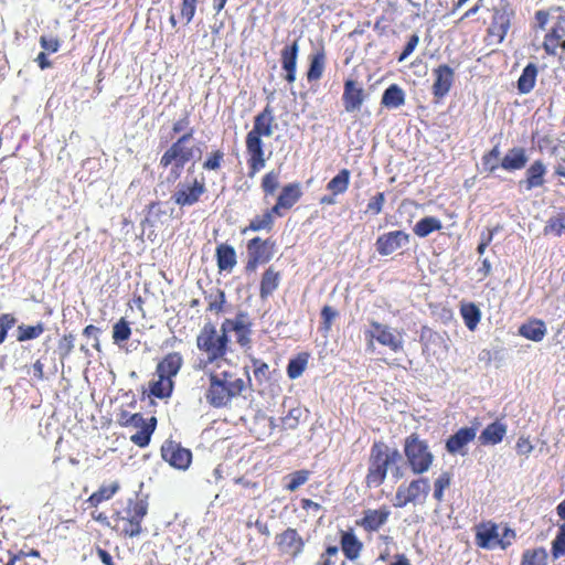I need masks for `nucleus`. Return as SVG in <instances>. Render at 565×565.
Segmentation results:
<instances>
[{
  "mask_svg": "<svg viewBox=\"0 0 565 565\" xmlns=\"http://www.w3.org/2000/svg\"><path fill=\"white\" fill-rule=\"evenodd\" d=\"M118 490L119 484L117 482H114L109 487H100L88 498L87 502L93 507H97L103 501L109 500Z\"/></svg>",
  "mask_w": 565,
  "mask_h": 565,
  "instance_id": "obj_43",
  "label": "nucleus"
},
{
  "mask_svg": "<svg viewBox=\"0 0 565 565\" xmlns=\"http://www.w3.org/2000/svg\"><path fill=\"white\" fill-rule=\"evenodd\" d=\"M44 330H45V328L42 322H39L35 326L20 324L18 327L17 340L19 342H25V341L36 339L44 332Z\"/></svg>",
  "mask_w": 565,
  "mask_h": 565,
  "instance_id": "obj_40",
  "label": "nucleus"
},
{
  "mask_svg": "<svg viewBox=\"0 0 565 565\" xmlns=\"http://www.w3.org/2000/svg\"><path fill=\"white\" fill-rule=\"evenodd\" d=\"M338 316V311L330 306H324L321 310V318L323 319L324 329L329 330L332 320Z\"/></svg>",
  "mask_w": 565,
  "mask_h": 565,
  "instance_id": "obj_63",
  "label": "nucleus"
},
{
  "mask_svg": "<svg viewBox=\"0 0 565 565\" xmlns=\"http://www.w3.org/2000/svg\"><path fill=\"white\" fill-rule=\"evenodd\" d=\"M252 363L254 366V375L259 382L269 379V366L267 363L255 358L252 359Z\"/></svg>",
  "mask_w": 565,
  "mask_h": 565,
  "instance_id": "obj_55",
  "label": "nucleus"
},
{
  "mask_svg": "<svg viewBox=\"0 0 565 565\" xmlns=\"http://www.w3.org/2000/svg\"><path fill=\"white\" fill-rule=\"evenodd\" d=\"M273 224H274V218L271 216V212H265L263 215L256 216L255 218H253L250 221L249 225L245 230H243V233L245 234L247 231H254V232H258V231H263V230L270 231L273 227Z\"/></svg>",
  "mask_w": 565,
  "mask_h": 565,
  "instance_id": "obj_46",
  "label": "nucleus"
},
{
  "mask_svg": "<svg viewBox=\"0 0 565 565\" xmlns=\"http://www.w3.org/2000/svg\"><path fill=\"white\" fill-rule=\"evenodd\" d=\"M435 82L433 84V95L437 98H444L450 90L454 83V70L446 65H439L434 70Z\"/></svg>",
  "mask_w": 565,
  "mask_h": 565,
  "instance_id": "obj_15",
  "label": "nucleus"
},
{
  "mask_svg": "<svg viewBox=\"0 0 565 565\" xmlns=\"http://www.w3.org/2000/svg\"><path fill=\"white\" fill-rule=\"evenodd\" d=\"M17 323V319L11 313H2L0 316V344H2L7 337L8 331Z\"/></svg>",
  "mask_w": 565,
  "mask_h": 565,
  "instance_id": "obj_52",
  "label": "nucleus"
},
{
  "mask_svg": "<svg viewBox=\"0 0 565 565\" xmlns=\"http://www.w3.org/2000/svg\"><path fill=\"white\" fill-rule=\"evenodd\" d=\"M365 335L370 338L371 341L375 340L380 344L388 347L394 352L403 350V335L391 327L377 321L371 322L370 329L365 331Z\"/></svg>",
  "mask_w": 565,
  "mask_h": 565,
  "instance_id": "obj_9",
  "label": "nucleus"
},
{
  "mask_svg": "<svg viewBox=\"0 0 565 565\" xmlns=\"http://www.w3.org/2000/svg\"><path fill=\"white\" fill-rule=\"evenodd\" d=\"M216 263L220 271H232L236 265V252L228 244H221L216 247Z\"/></svg>",
  "mask_w": 565,
  "mask_h": 565,
  "instance_id": "obj_24",
  "label": "nucleus"
},
{
  "mask_svg": "<svg viewBox=\"0 0 565 565\" xmlns=\"http://www.w3.org/2000/svg\"><path fill=\"white\" fill-rule=\"evenodd\" d=\"M194 134L193 128H190L189 131H186L184 135L179 137L177 141H174L167 151H170V154H173L177 157V154L180 157H188L193 159L195 157V152L201 153L200 149H195L194 147L188 146L189 141L192 139Z\"/></svg>",
  "mask_w": 565,
  "mask_h": 565,
  "instance_id": "obj_23",
  "label": "nucleus"
},
{
  "mask_svg": "<svg viewBox=\"0 0 565 565\" xmlns=\"http://www.w3.org/2000/svg\"><path fill=\"white\" fill-rule=\"evenodd\" d=\"M247 152L250 156L248 161L252 174L265 167L264 148L263 145H246Z\"/></svg>",
  "mask_w": 565,
  "mask_h": 565,
  "instance_id": "obj_38",
  "label": "nucleus"
},
{
  "mask_svg": "<svg viewBox=\"0 0 565 565\" xmlns=\"http://www.w3.org/2000/svg\"><path fill=\"white\" fill-rule=\"evenodd\" d=\"M500 153V147L499 145H495L489 152H487L482 157L483 169L490 173H493L500 167V164L498 163Z\"/></svg>",
  "mask_w": 565,
  "mask_h": 565,
  "instance_id": "obj_48",
  "label": "nucleus"
},
{
  "mask_svg": "<svg viewBox=\"0 0 565 565\" xmlns=\"http://www.w3.org/2000/svg\"><path fill=\"white\" fill-rule=\"evenodd\" d=\"M547 168L542 160L533 161L525 171V179L519 182V188L524 191H531L543 186Z\"/></svg>",
  "mask_w": 565,
  "mask_h": 565,
  "instance_id": "obj_13",
  "label": "nucleus"
},
{
  "mask_svg": "<svg viewBox=\"0 0 565 565\" xmlns=\"http://www.w3.org/2000/svg\"><path fill=\"white\" fill-rule=\"evenodd\" d=\"M170 153V151L166 150L162 157L160 158L159 164L162 168L170 167V171L167 175L166 181L168 183H175L180 179L185 163L192 159L188 157H180V154H177V157H174L173 154Z\"/></svg>",
  "mask_w": 565,
  "mask_h": 565,
  "instance_id": "obj_17",
  "label": "nucleus"
},
{
  "mask_svg": "<svg viewBox=\"0 0 565 565\" xmlns=\"http://www.w3.org/2000/svg\"><path fill=\"white\" fill-rule=\"evenodd\" d=\"M40 44H41L42 49H44L45 51H47L50 53L57 52L58 47H60V42L55 38L41 36Z\"/></svg>",
  "mask_w": 565,
  "mask_h": 565,
  "instance_id": "obj_64",
  "label": "nucleus"
},
{
  "mask_svg": "<svg viewBox=\"0 0 565 565\" xmlns=\"http://www.w3.org/2000/svg\"><path fill=\"white\" fill-rule=\"evenodd\" d=\"M350 175L351 173L348 169L340 170L339 173L328 182L327 189L333 195L343 194L349 188Z\"/></svg>",
  "mask_w": 565,
  "mask_h": 565,
  "instance_id": "obj_33",
  "label": "nucleus"
},
{
  "mask_svg": "<svg viewBox=\"0 0 565 565\" xmlns=\"http://www.w3.org/2000/svg\"><path fill=\"white\" fill-rule=\"evenodd\" d=\"M121 520L125 522L122 527V532L125 535L129 537H135L141 533V523L134 521L131 518L127 515L122 516Z\"/></svg>",
  "mask_w": 565,
  "mask_h": 565,
  "instance_id": "obj_54",
  "label": "nucleus"
},
{
  "mask_svg": "<svg viewBox=\"0 0 565 565\" xmlns=\"http://www.w3.org/2000/svg\"><path fill=\"white\" fill-rule=\"evenodd\" d=\"M390 516V511L386 508L379 510H366L361 521L362 526L366 531H377L384 525Z\"/></svg>",
  "mask_w": 565,
  "mask_h": 565,
  "instance_id": "obj_25",
  "label": "nucleus"
},
{
  "mask_svg": "<svg viewBox=\"0 0 565 565\" xmlns=\"http://www.w3.org/2000/svg\"><path fill=\"white\" fill-rule=\"evenodd\" d=\"M409 235L404 231H392L384 233L376 238L375 248L381 256H388L396 250L407 246Z\"/></svg>",
  "mask_w": 565,
  "mask_h": 565,
  "instance_id": "obj_11",
  "label": "nucleus"
},
{
  "mask_svg": "<svg viewBox=\"0 0 565 565\" xmlns=\"http://www.w3.org/2000/svg\"><path fill=\"white\" fill-rule=\"evenodd\" d=\"M519 334L534 342H540L546 334V326L542 320H531L519 328Z\"/></svg>",
  "mask_w": 565,
  "mask_h": 565,
  "instance_id": "obj_27",
  "label": "nucleus"
},
{
  "mask_svg": "<svg viewBox=\"0 0 565 565\" xmlns=\"http://www.w3.org/2000/svg\"><path fill=\"white\" fill-rule=\"evenodd\" d=\"M529 161L526 150L523 147H513L508 150L500 162V167L507 171L523 169Z\"/></svg>",
  "mask_w": 565,
  "mask_h": 565,
  "instance_id": "obj_21",
  "label": "nucleus"
},
{
  "mask_svg": "<svg viewBox=\"0 0 565 565\" xmlns=\"http://www.w3.org/2000/svg\"><path fill=\"white\" fill-rule=\"evenodd\" d=\"M299 52L298 41L286 45L281 51V66L286 72V81L294 83L296 81L297 57Z\"/></svg>",
  "mask_w": 565,
  "mask_h": 565,
  "instance_id": "obj_18",
  "label": "nucleus"
},
{
  "mask_svg": "<svg viewBox=\"0 0 565 565\" xmlns=\"http://www.w3.org/2000/svg\"><path fill=\"white\" fill-rule=\"evenodd\" d=\"M341 548L347 558L354 561L360 556L362 543L352 532H342Z\"/></svg>",
  "mask_w": 565,
  "mask_h": 565,
  "instance_id": "obj_29",
  "label": "nucleus"
},
{
  "mask_svg": "<svg viewBox=\"0 0 565 565\" xmlns=\"http://www.w3.org/2000/svg\"><path fill=\"white\" fill-rule=\"evenodd\" d=\"M183 364L182 355L179 352L167 354L157 365L156 373L160 379H171L175 376Z\"/></svg>",
  "mask_w": 565,
  "mask_h": 565,
  "instance_id": "obj_19",
  "label": "nucleus"
},
{
  "mask_svg": "<svg viewBox=\"0 0 565 565\" xmlns=\"http://www.w3.org/2000/svg\"><path fill=\"white\" fill-rule=\"evenodd\" d=\"M381 103L387 108H398L405 104V93L398 85L392 84L384 90Z\"/></svg>",
  "mask_w": 565,
  "mask_h": 565,
  "instance_id": "obj_30",
  "label": "nucleus"
},
{
  "mask_svg": "<svg viewBox=\"0 0 565 565\" xmlns=\"http://www.w3.org/2000/svg\"><path fill=\"white\" fill-rule=\"evenodd\" d=\"M476 543L479 547L493 550L499 546V529L495 524H481L477 527Z\"/></svg>",
  "mask_w": 565,
  "mask_h": 565,
  "instance_id": "obj_20",
  "label": "nucleus"
},
{
  "mask_svg": "<svg viewBox=\"0 0 565 565\" xmlns=\"http://www.w3.org/2000/svg\"><path fill=\"white\" fill-rule=\"evenodd\" d=\"M419 43L418 34L414 33L408 38L407 43L405 44L401 55L398 56V62L405 61L417 47Z\"/></svg>",
  "mask_w": 565,
  "mask_h": 565,
  "instance_id": "obj_60",
  "label": "nucleus"
},
{
  "mask_svg": "<svg viewBox=\"0 0 565 565\" xmlns=\"http://www.w3.org/2000/svg\"><path fill=\"white\" fill-rule=\"evenodd\" d=\"M537 76V67L534 63H529L522 71L518 79V90L521 94L530 93L535 85Z\"/></svg>",
  "mask_w": 565,
  "mask_h": 565,
  "instance_id": "obj_31",
  "label": "nucleus"
},
{
  "mask_svg": "<svg viewBox=\"0 0 565 565\" xmlns=\"http://www.w3.org/2000/svg\"><path fill=\"white\" fill-rule=\"evenodd\" d=\"M461 316L463 318L466 327L473 331L481 318L480 309L472 302L462 305L460 308Z\"/></svg>",
  "mask_w": 565,
  "mask_h": 565,
  "instance_id": "obj_35",
  "label": "nucleus"
},
{
  "mask_svg": "<svg viewBox=\"0 0 565 565\" xmlns=\"http://www.w3.org/2000/svg\"><path fill=\"white\" fill-rule=\"evenodd\" d=\"M384 203L385 195L383 192H379L369 201L366 212H371L376 215L382 212Z\"/></svg>",
  "mask_w": 565,
  "mask_h": 565,
  "instance_id": "obj_57",
  "label": "nucleus"
},
{
  "mask_svg": "<svg viewBox=\"0 0 565 565\" xmlns=\"http://www.w3.org/2000/svg\"><path fill=\"white\" fill-rule=\"evenodd\" d=\"M277 544L282 553L289 554L291 556L299 555L302 552L305 545L298 532L291 527L287 529L277 536Z\"/></svg>",
  "mask_w": 565,
  "mask_h": 565,
  "instance_id": "obj_16",
  "label": "nucleus"
},
{
  "mask_svg": "<svg viewBox=\"0 0 565 565\" xmlns=\"http://www.w3.org/2000/svg\"><path fill=\"white\" fill-rule=\"evenodd\" d=\"M404 455L413 473L423 475L429 470L434 461V455L429 450L427 441L417 434H411L404 441Z\"/></svg>",
  "mask_w": 565,
  "mask_h": 565,
  "instance_id": "obj_3",
  "label": "nucleus"
},
{
  "mask_svg": "<svg viewBox=\"0 0 565 565\" xmlns=\"http://www.w3.org/2000/svg\"><path fill=\"white\" fill-rule=\"evenodd\" d=\"M309 478V472L307 470H298L288 476V483L286 484V489L289 491H296L299 487L305 484Z\"/></svg>",
  "mask_w": 565,
  "mask_h": 565,
  "instance_id": "obj_51",
  "label": "nucleus"
},
{
  "mask_svg": "<svg viewBox=\"0 0 565 565\" xmlns=\"http://www.w3.org/2000/svg\"><path fill=\"white\" fill-rule=\"evenodd\" d=\"M507 434V425L500 420L489 424L480 434L479 441L481 445H497L501 443Z\"/></svg>",
  "mask_w": 565,
  "mask_h": 565,
  "instance_id": "obj_22",
  "label": "nucleus"
},
{
  "mask_svg": "<svg viewBox=\"0 0 565 565\" xmlns=\"http://www.w3.org/2000/svg\"><path fill=\"white\" fill-rule=\"evenodd\" d=\"M477 428L462 427L446 440V450L451 454L466 455V446L476 438Z\"/></svg>",
  "mask_w": 565,
  "mask_h": 565,
  "instance_id": "obj_14",
  "label": "nucleus"
},
{
  "mask_svg": "<svg viewBox=\"0 0 565 565\" xmlns=\"http://www.w3.org/2000/svg\"><path fill=\"white\" fill-rule=\"evenodd\" d=\"M209 310L220 312L225 303V292L221 289H216L215 292H211L209 296Z\"/></svg>",
  "mask_w": 565,
  "mask_h": 565,
  "instance_id": "obj_53",
  "label": "nucleus"
},
{
  "mask_svg": "<svg viewBox=\"0 0 565 565\" xmlns=\"http://www.w3.org/2000/svg\"><path fill=\"white\" fill-rule=\"evenodd\" d=\"M402 459L397 449H391L384 443H374L370 450L365 484L367 488H379L386 479L390 467L395 466Z\"/></svg>",
  "mask_w": 565,
  "mask_h": 565,
  "instance_id": "obj_1",
  "label": "nucleus"
},
{
  "mask_svg": "<svg viewBox=\"0 0 565 565\" xmlns=\"http://www.w3.org/2000/svg\"><path fill=\"white\" fill-rule=\"evenodd\" d=\"M441 228V222L433 216L420 218L414 226V233L419 237H426L434 231Z\"/></svg>",
  "mask_w": 565,
  "mask_h": 565,
  "instance_id": "obj_36",
  "label": "nucleus"
},
{
  "mask_svg": "<svg viewBox=\"0 0 565 565\" xmlns=\"http://www.w3.org/2000/svg\"><path fill=\"white\" fill-rule=\"evenodd\" d=\"M429 491L430 484L427 478L415 479L408 486L401 484L395 493L393 505L404 508L408 503H415L420 494L425 500Z\"/></svg>",
  "mask_w": 565,
  "mask_h": 565,
  "instance_id": "obj_7",
  "label": "nucleus"
},
{
  "mask_svg": "<svg viewBox=\"0 0 565 565\" xmlns=\"http://www.w3.org/2000/svg\"><path fill=\"white\" fill-rule=\"evenodd\" d=\"M198 0H182L181 17L185 20V23H190L196 11Z\"/></svg>",
  "mask_w": 565,
  "mask_h": 565,
  "instance_id": "obj_59",
  "label": "nucleus"
},
{
  "mask_svg": "<svg viewBox=\"0 0 565 565\" xmlns=\"http://www.w3.org/2000/svg\"><path fill=\"white\" fill-rule=\"evenodd\" d=\"M245 390L243 379H233L227 372L210 375V387L205 394L207 403L216 408L226 406Z\"/></svg>",
  "mask_w": 565,
  "mask_h": 565,
  "instance_id": "obj_2",
  "label": "nucleus"
},
{
  "mask_svg": "<svg viewBox=\"0 0 565 565\" xmlns=\"http://www.w3.org/2000/svg\"><path fill=\"white\" fill-rule=\"evenodd\" d=\"M366 97V94L362 86L353 79H347L344 82L342 100L344 109L348 113L359 111Z\"/></svg>",
  "mask_w": 565,
  "mask_h": 565,
  "instance_id": "obj_12",
  "label": "nucleus"
},
{
  "mask_svg": "<svg viewBox=\"0 0 565 565\" xmlns=\"http://www.w3.org/2000/svg\"><path fill=\"white\" fill-rule=\"evenodd\" d=\"M173 390L171 379H160L150 383V394L157 398L169 397Z\"/></svg>",
  "mask_w": 565,
  "mask_h": 565,
  "instance_id": "obj_42",
  "label": "nucleus"
},
{
  "mask_svg": "<svg viewBox=\"0 0 565 565\" xmlns=\"http://www.w3.org/2000/svg\"><path fill=\"white\" fill-rule=\"evenodd\" d=\"M275 242L270 238L262 239L254 237L247 243V263L246 271L253 273L258 265L268 263L274 257Z\"/></svg>",
  "mask_w": 565,
  "mask_h": 565,
  "instance_id": "obj_6",
  "label": "nucleus"
},
{
  "mask_svg": "<svg viewBox=\"0 0 565 565\" xmlns=\"http://www.w3.org/2000/svg\"><path fill=\"white\" fill-rule=\"evenodd\" d=\"M551 554L554 559L565 555V522L558 524L556 536L552 541Z\"/></svg>",
  "mask_w": 565,
  "mask_h": 565,
  "instance_id": "obj_45",
  "label": "nucleus"
},
{
  "mask_svg": "<svg viewBox=\"0 0 565 565\" xmlns=\"http://www.w3.org/2000/svg\"><path fill=\"white\" fill-rule=\"evenodd\" d=\"M228 337L220 334L216 327L207 322L204 324L196 338V345L204 352L209 362H214L225 355L227 350Z\"/></svg>",
  "mask_w": 565,
  "mask_h": 565,
  "instance_id": "obj_4",
  "label": "nucleus"
},
{
  "mask_svg": "<svg viewBox=\"0 0 565 565\" xmlns=\"http://www.w3.org/2000/svg\"><path fill=\"white\" fill-rule=\"evenodd\" d=\"M451 482V476L449 472L445 471L443 472L434 483V498L437 501H443L444 499V491L446 488L450 486Z\"/></svg>",
  "mask_w": 565,
  "mask_h": 565,
  "instance_id": "obj_49",
  "label": "nucleus"
},
{
  "mask_svg": "<svg viewBox=\"0 0 565 565\" xmlns=\"http://www.w3.org/2000/svg\"><path fill=\"white\" fill-rule=\"evenodd\" d=\"M161 456L171 467L179 470H186L192 461L191 450L173 440L164 441L161 447Z\"/></svg>",
  "mask_w": 565,
  "mask_h": 565,
  "instance_id": "obj_10",
  "label": "nucleus"
},
{
  "mask_svg": "<svg viewBox=\"0 0 565 565\" xmlns=\"http://www.w3.org/2000/svg\"><path fill=\"white\" fill-rule=\"evenodd\" d=\"M156 426H157V418L152 416L149 418L147 426H143L136 434H134L130 437V440L135 445H137L141 448L147 447L150 443L151 435L154 431Z\"/></svg>",
  "mask_w": 565,
  "mask_h": 565,
  "instance_id": "obj_34",
  "label": "nucleus"
},
{
  "mask_svg": "<svg viewBox=\"0 0 565 565\" xmlns=\"http://www.w3.org/2000/svg\"><path fill=\"white\" fill-rule=\"evenodd\" d=\"M75 337L73 334H66L58 343V351L61 358H66L74 349Z\"/></svg>",
  "mask_w": 565,
  "mask_h": 565,
  "instance_id": "obj_61",
  "label": "nucleus"
},
{
  "mask_svg": "<svg viewBox=\"0 0 565 565\" xmlns=\"http://www.w3.org/2000/svg\"><path fill=\"white\" fill-rule=\"evenodd\" d=\"M548 554L544 547L524 551L521 565H547Z\"/></svg>",
  "mask_w": 565,
  "mask_h": 565,
  "instance_id": "obj_37",
  "label": "nucleus"
},
{
  "mask_svg": "<svg viewBox=\"0 0 565 565\" xmlns=\"http://www.w3.org/2000/svg\"><path fill=\"white\" fill-rule=\"evenodd\" d=\"M307 363H308L307 354H299L296 358L291 359L287 365L288 377L291 380H296L299 376H301V374L306 370Z\"/></svg>",
  "mask_w": 565,
  "mask_h": 565,
  "instance_id": "obj_44",
  "label": "nucleus"
},
{
  "mask_svg": "<svg viewBox=\"0 0 565 565\" xmlns=\"http://www.w3.org/2000/svg\"><path fill=\"white\" fill-rule=\"evenodd\" d=\"M130 334L131 329L129 323L124 318L115 323L113 328V339L115 343L119 344L124 341H127L130 338Z\"/></svg>",
  "mask_w": 565,
  "mask_h": 565,
  "instance_id": "obj_47",
  "label": "nucleus"
},
{
  "mask_svg": "<svg viewBox=\"0 0 565 565\" xmlns=\"http://www.w3.org/2000/svg\"><path fill=\"white\" fill-rule=\"evenodd\" d=\"M279 186V172L271 170L262 181V188L266 194H274Z\"/></svg>",
  "mask_w": 565,
  "mask_h": 565,
  "instance_id": "obj_50",
  "label": "nucleus"
},
{
  "mask_svg": "<svg viewBox=\"0 0 565 565\" xmlns=\"http://www.w3.org/2000/svg\"><path fill=\"white\" fill-rule=\"evenodd\" d=\"M147 512H148L147 501H145L142 499L136 500V501H134V500L128 501L126 515L131 518L134 521L141 523L143 518L147 515Z\"/></svg>",
  "mask_w": 565,
  "mask_h": 565,
  "instance_id": "obj_41",
  "label": "nucleus"
},
{
  "mask_svg": "<svg viewBox=\"0 0 565 565\" xmlns=\"http://www.w3.org/2000/svg\"><path fill=\"white\" fill-rule=\"evenodd\" d=\"M301 186L300 183L294 182L285 185L281 189L280 194L277 200L279 201V205L284 206L285 210L291 209L301 198Z\"/></svg>",
  "mask_w": 565,
  "mask_h": 565,
  "instance_id": "obj_26",
  "label": "nucleus"
},
{
  "mask_svg": "<svg viewBox=\"0 0 565 565\" xmlns=\"http://www.w3.org/2000/svg\"><path fill=\"white\" fill-rule=\"evenodd\" d=\"M511 12L507 8H502L494 11L492 22H494L495 25L503 26L509 30Z\"/></svg>",
  "mask_w": 565,
  "mask_h": 565,
  "instance_id": "obj_58",
  "label": "nucleus"
},
{
  "mask_svg": "<svg viewBox=\"0 0 565 565\" xmlns=\"http://www.w3.org/2000/svg\"><path fill=\"white\" fill-rule=\"evenodd\" d=\"M276 126L274 110L267 105L255 116L253 129L246 136V145H263L262 137H270Z\"/></svg>",
  "mask_w": 565,
  "mask_h": 565,
  "instance_id": "obj_8",
  "label": "nucleus"
},
{
  "mask_svg": "<svg viewBox=\"0 0 565 565\" xmlns=\"http://www.w3.org/2000/svg\"><path fill=\"white\" fill-rule=\"evenodd\" d=\"M224 152L221 150H216L212 152L206 160L203 162V169L205 170H217L221 167V162L223 161Z\"/></svg>",
  "mask_w": 565,
  "mask_h": 565,
  "instance_id": "obj_56",
  "label": "nucleus"
},
{
  "mask_svg": "<svg viewBox=\"0 0 565 565\" xmlns=\"http://www.w3.org/2000/svg\"><path fill=\"white\" fill-rule=\"evenodd\" d=\"M279 273L275 271L271 267L265 270L260 281V298H268L279 286Z\"/></svg>",
  "mask_w": 565,
  "mask_h": 565,
  "instance_id": "obj_32",
  "label": "nucleus"
},
{
  "mask_svg": "<svg viewBox=\"0 0 565 565\" xmlns=\"http://www.w3.org/2000/svg\"><path fill=\"white\" fill-rule=\"evenodd\" d=\"M324 60L326 56L323 51L317 52L312 55L307 72V78L309 82L317 81L322 76L324 70Z\"/></svg>",
  "mask_w": 565,
  "mask_h": 565,
  "instance_id": "obj_39",
  "label": "nucleus"
},
{
  "mask_svg": "<svg viewBox=\"0 0 565 565\" xmlns=\"http://www.w3.org/2000/svg\"><path fill=\"white\" fill-rule=\"evenodd\" d=\"M252 322L249 321L248 313L247 312H238L234 319V332H241L246 329H250Z\"/></svg>",
  "mask_w": 565,
  "mask_h": 565,
  "instance_id": "obj_62",
  "label": "nucleus"
},
{
  "mask_svg": "<svg viewBox=\"0 0 565 565\" xmlns=\"http://www.w3.org/2000/svg\"><path fill=\"white\" fill-rule=\"evenodd\" d=\"M205 191L206 188L203 180L185 178L177 183L171 200L181 207L192 206L200 201Z\"/></svg>",
  "mask_w": 565,
  "mask_h": 565,
  "instance_id": "obj_5",
  "label": "nucleus"
},
{
  "mask_svg": "<svg viewBox=\"0 0 565 565\" xmlns=\"http://www.w3.org/2000/svg\"><path fill=\"white\" fill-rule=\"evenodd\" d=\"M565 34V18L558 17V21L545 35L543 47L547 54H555L557 41Z\"/></svg>",
  "mask_w": 565,
  "mask_h": 565,
  "instance_id": "obj_28",
  "label": "nucleus"
}]
</instances>
